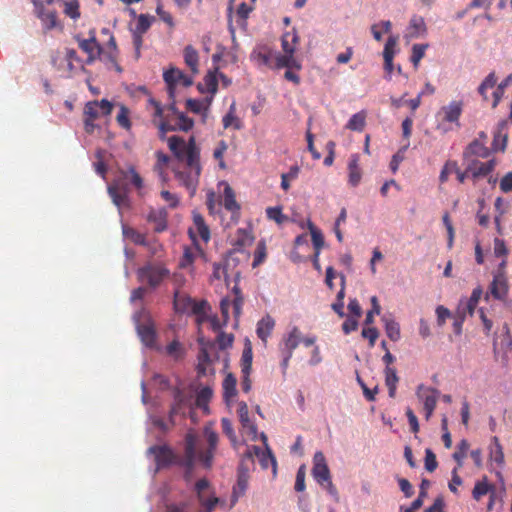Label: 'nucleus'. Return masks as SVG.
Masks as SVG:
<instances>
[{
  "label": "nucleus",
  "instance_id": "864d4df0",
  "mask_svg": "<svg viewBox=\"0 0 512 512\" xmlns=\"http://www.w3.org/2000/svg\"><path fill=\"white\" fill-rule=\"evenodd\" d=\"M64 13L72 19L80 16L79 5L77 0H63Z\"/></svg>",
  "mask_w": 512,
  "mask_h": 512
},
{
  "label": "nucleus",
  "instance_id": "58836bf2",
  "mask_svg": "<svg viewBox=\"0 0 512 512\" xmlns=\"http://www.w3.org/2000/svg\"><path fill=\"white\" fill-rule=\"evenodd\" d=\"M122 233L126 239H129L134 244L146 245L145 236L134 228L122 224Z\"/></svg>",
  "mask_w": 512,
  "mask_h": 512
},
{
  "label": "nucleus",
  "instance_id": "c03bdc74",
  "mask_svg": "<svg viewBox=\"0 0 512 512\" xmlns=\"http://www.w3.org/2000/svg\"><path fill=\"white\" fill-rule=\"evenodd\" d=\"M204 86H205L206 92H208L210 94V96H212V98H213L214 95L216 94L217 88H218V71L217 70L215 72H209L205 76Z\"/></svg>",
  "mask_w": 512,
  "mask_h": 512
},
{
  "label": "nucleus",
  "instance_id": "a18cd8bd",
  "mask_svg": "<svg viewBox=\"0 0 512 512\" xmlns=\"http://www.w3.org/2000/svg\"><path fill=\"white\" fill-rule=\"evenodd\" d=\"M38 16L46 29H52L57 26V18L53 11L37 10Z\"/></svg>",
  "mask_w": 512,
  "mask_h": 512
},
{
  "label": "nucleus",
  "instance_id": "b1692460",
  "mask_svg": "<svg viewBox=\"0 0 512 512\" xmlns=\"http://www.w3.org/2000/svg\"><path fill=\"white\" fill-rule=\"evenodd\" d=\"M359 161L360 156L358 154H352L348 161V183L352 187L358 186L362 179V170Z\"/></svg>",
  "mask_w": 512,
  "mask_h": 512
},
{
  "label": "nucleus",
  "instance_id": "338daca9",
  "mask_svg": "<svg viewBox=\"0 0 512 512\" xmlns=\"http://www.w3.org/2000/svg\"><path fill=\"white\" fill-rule=\"evenodd\" d=\"M156 157H157V162H156V165H155V170L159 173L160 177H162L164 179L163 169L168 164L169 157L166 154H164L163 152H161V151H158L156 153Z\"/></svg>",
  "mask_w": 512,
  "mask_h": 512
},
{
  "label": "nucleus",
  "instance_id": "393cba45",
  "mask_svg": "<svg viewBox=\"0 0 512 512\" xmlns=\"http://www.w3.org/2000/svg\"><path fill=\"white\" fill-rule=\"evenodd\" d=\"M147 220L153 225L155 232H162L167 228V212L164 208L151 210Z\"/></svg>",
  "mask_w": 512,
  "mask_h": 512
},
{
  "label": "nucleus",
  "instance_id": "a878e982",
  "mask_svg": "<svg viewBox=\"0 0 512 512\" xmlns=\"http://www.w3.org/2000/svg\"><path fill=\"white\" fill-rule=\"evenodd\" d=\"M237 380L235 376L231 373L226 375V377L223 380L222 387H223V397L227 403L228 406H230L237 395Z\"/></svg>",
  "mask_w": 512,
  "mask_h": 512
},
{
  "label": "nucleus",
  "instance_id": "0eeeda50",
  "mask_svg": "<svg viewBox=\"0 0 512 512\" xmlns=\"http://www.w3.org/2000/svg\"><path fill=\"white\" fill-rule=\"evenodd\" d=\"M416 398L422 407L426 421H429L436 409L437 402L441 396L438 389L420 384L415 391Z\"/></svg>",
  "mask_w": 512,
  "mask_h": 512
},
{
  "label": "nucleus",
  "instance_id": "603ef678",
  "mask_svg": "<svg viewBox=\"0 0 512 512\" xmlns=\"http://www.w3.org/2000/svg\"><path fill=\"white\" fill-rule=\"evenodd\" d=\"M266 215L269 220L275 221L277 224L284 223L288 218L282 213L280 207H268L266 209Z\"/></svg>",
  "mask_w": 512,
  "mask_h": 512
},
{
  "label": "nucleus",
  "instance_id": "a211bd4d",
  "mask_svg": "<svg viewBox=\"0 0 512 512\" xmlns=\"http://www.w3.org/2000/svg\"><path fill=\"white\" fill-rule=\"evenodd\" d=\"M462 108L463 104L461 101H451L448 105L443 106L437 115L445 122L456 123L459 125Z\"/></svg>",
  "mask_w": 512,
  "mask_h": 512
},
{
  "label": "nucleus",
  "instance_id": "cd10ccee",
  "mask_svg": "<svg viewBox=\"0 0 512 512\" xmlns=\"http://www.w3.org/2000/svg\"><path fill=\"white\" fill-rule=\"evenodd\" d=\"M79 47L87 54V63L92 62L101 51L94 35L88 39L79 40Z\"/></svg>",
  "mask_w": 512,
  "mask_h": 512
},
{
  "label": "nucleus",
  "instance_id": "13d9d810",
  "mask_svg": "<svg viewBox=\"0 0 512 512\" xmlns=\"http://www.w3.org/2000/svg\"><path fill=\"white\" fill-rule=\"evenodd\" d=\"M266 258V244L263 240L259 241L257 244V248L254 253L253 267H257Z\"/></svg>",
  "mask_w": 512,
  "mask_h": 512
},
{
  "label": "nucleus",
  "instance_id": "5701e85b",
  "mask_svg": "<svg viewBox=\"0 0 512 512\" xmlns=\"http://www.w3.org/2000/svg\"><path fill=\"white\" fill-rule=\"evenodd\" d=\"M137 332L142 343L147 347H154L155 328L154 323L148 319L144 323H137Z\"/></svg>",
  "mask_w": 512,
  "mask_h": 512
},
{
  "label": "nucleus",
  "instance_id": "1a4fd4ad",
  "mask_svg": "<svg viewBox=\"0 0 512 512\" xmlns=\"http://www.w3.org/2000/svg\"><path fill=\"white\" fill-rule=\"evenodd\" d=\"M206 302H196L182 292H175L174 295V308L180 313H192L198 316V321H203Z\"/></svg>",
  "mask_w": 512,
  "mask_h": 512
},
{
  "label": "nucleus",
  "instance_id": "dca6fc26",
  "mask_svg": "<svg viewBox=\"0 0 512 512\" xmlns=\"http://www.w3.org/2000/svg\"><path fill=\"white\" fill-rule=\"evenodd\" d=\"M148 453L154 456L157 469L168 466L169 464L174 463L177 459L173 451L166 445L150 447Z\"/></svg>",
  "mask_w": 512,
  "mask_h": 512
},
{
  "label": "nucleus",
  "instance_id": "9d476101",
  "mask_svg": "<svg viewBox=\"0 0 512 512\" xmlns=\"http://www.w3.org/2000/svg\"><path fill=\"white\" fill-rule=\"evenodd\" d=\"M137 274L139 281L156 287L168 276L169 271L161 265L147 264L140 268Z\"/></svg>",
  "mask_w": 512,
  "mask_h": 512
},
{
  "label": "nucleus",
  "instance_id": "4c0bfd02",
  "mask_svg": "<svg viewBox=\"0 0 512 512\" xmlns=\"http://www.w3.org/2000/svg\"><path fill=\"white\" fill-rule=\"evenodd\" d=\"M147 109L151 112L153 123L159 128V123L166 118L163 116L161 104L154 99H149Z\"/></svg>",
  "mask_w": 512,
  "mask_h": 512
},
{
  "label": "nucleus",
  "instance_id": "f8f14e48",
  "mask_svg": "<svg viewBox=\"0 0 512 512\" xmlns=\"http://www.w3.org/2000/svg\"><path fill=\"white\" fill-rule=\"evenodd\" d=\"M250 470V465H247L246 459H242L238 468L237 482L232 491L230 508H232L237 503L238 499L245 494L248 488Z\"/></svg>",
  "mask_w": 512,
  "mask_h": 512
},
{
  "label": "nucleus",
  "instance_id": "774afa93",
  "mask_svg": "<svg viewBox=\"0 0 512 512\" xmlns=\"http://www.w3.org/2000/svg\"><path fill=\"white\" fill-rule=\"evenodd\" d=\"M436 455L431 449L425 451V468L429 472H433L437 468Z\"/></svg>",
  "mask_w": 512,
  "mask_h": 512
},
{
  "label": "nucleus",
  "instance_id": "39448f33",
  "mask_svg": "<svg viewBox=\"0 0 512 512\" xmlns=\"http://www.w3.org/2000/svg\"><path fill=\"white\" fill-rule=\"evenodd\" d=\"M194 492L196 494L199 512H213L218 505L223 502L215 496L212 486L205 478L199 479L194 485Z\"/></svg>",
  "mask_w": 512,
  "mask_h": 512
},
{
  "label": "nucleus",
  "instance_id": "49530a36",
  "mask_svg": "<svg viewBox=\"0 0 512 512\" xmlns=\"http://www.w3.org/2000/svg\"><path fill=\"white\" fill-rule=\"evenodd\" d=\"M491 490H493V486L490 485L487 478L484 477L481 481L476 482L472 491L473 498L475 500H480L482 496L486 495Z\"/></svg>",
  "mask_w": 512,
  "mask_h": 512
},
{
  "label": "nucleus",
  "instance_id": "473e14b6",
  "mask_svg": "<svg viewBox=\"0 0 512 512\" xmlns=\"http://www.w3.org/2000/svg\"><path fill=\"white\" fill-rule=\"evenodd\" d=\"M275 326V321L270 315H266L259 320L257 323L256 333L258 337L266 342L267 338L270 336L273 328Z\"/></svg>",
  "mask_w": 512,
  "mask_h": 512
},
{
  "label": "nucleus",
  "instance_id": "6e6552de",
  "mask_svg": "<svg viewBox=\"0 0 512 512\" xmlns=\"http://www.w3.org/2000/svg\"><path fill=\"white\" fill-rule=\"evenodd\" d=\"M112 111V104L103 99L101 101H91L88 102L84 109V115H85V129L87 132H92L95 125L93 123L94 120L102 117L107 116Z\"/></svg>",
  "mask_w": 512,
  "mask_h": 512
},
{
  "label": "nucleus",
  "instance_id": "680f3d73",
  "mask_svg": "<svg viewBox=\"0 0 512 512\" xmlns=\"http://www.w3.org/2000/svg\"><path fill=\"white\" fill-rule=\"evenodd\" d=\"M454 171H457V163L453 161L446 162L439 176L440 182L445 183L448 180V177L452 173H455Z\"/></svg>",
  "mask_w": 512,
  "mask_h": 512
},
{
  "label": "nucleus",
  "instance_id": "f257e3e1",
  "mask_svg": "<svg viewBox=\"0 0 512 512\" xmlns=\"http://www.w3.org/2000/svg\"><path fill=\"white\" fill-rule=\"evenodd\" d=\"M168 145L177 158V162L173 166L175 178L186 187L192 196L197 189L201 172L199 149L193 138L186 144L182 138L172 136L168 139Z\"/></svg>",
  "mask_w": 512,
  "mask_h": 512
},
{
  "label": "nucleus",
  "instance_id": "ea45409f",
  "mask_svg": "<svg viewBox=\"0 0 512 512\" xmlns=\"http://www.w3.org/2000/svg\"><path fill=\"white\" fill-rule=\"evenodd\" d=\"M469 447V442L466 439H462L452 455L453 459L457 462V466L455 468H458V470L463 466V460L467 456Z\"/></svg>",
  "mask_w": 512,
  "mask_h": 512
},
{
  "label": "nucleus",
  "instance_id": "4468645a",
  "mask_svg": "<svg viewBox=\"0 0 512 512\" xmlns=\"http://www.w3.org/2000/svg\"><path fill=\"white\" fill-rule=\"evenodd\" d=\"M509 291L507 275L493 274V280L489 285L486 299L490 296L496 300L503 301L506 299Z\"/></svg>",
  "mask_w": 512,
  "mask_h": 512
},
{
  "label": "nucleus",
  "instance_id": "9b49d317",
  "mask_svg": "<svg viewBox=\"0 0 512 512\" xmlns=\"http://www.w3.org/2000/svg\"><path fill=\"white\" fill-rule=\"evenodd\" d=\"M163 78L167 84L168 94L170 98L175 97L176 88L178 86L189 87L193 83L192 77L186 75L178 68H171L164 72Z\"/></svg>",
  "mask_w": 512,
  "mask_h": 512
},
{
  "label": "nucleus",
  "instance_id": "bb28decb",
  "mask_svg": "<svg viewBox=\"0 0 512 512\" xmlns=\"http://www.w3.org/2000/svg\"><path fill=\"white\" fill-rule=\"evenodd\" d=\"M387 337L397 342L401 338L400 325L391 315H383L381 318Z\"/></svg>",
  "mask_w": 512,
  "mask_h": 512
},
{
  "label": "nucleus",
  "instance_id": "e433bc0d",
  "mask_svg": "<svg viewBox=\"0 0 512 512\" xmlns=\"http://www.w3.org/2000/svg\"><path fill=\"white\" fill-rule=\"evenodd\" d=\"M122 175L124 180L131 183L138 191H141L144 186V182L134 167H129L127 170L122 172Z\"/></svg>",
  "mask_w": 512,
  "mask_h": 512
},
{
  "label": "nucleus",
  "instance_id": "bf43d9fd",
  "mask_svg": "<svg viewBox=\"0 0 512 512\" xmlns=\"http://www.w3.org/2000/svg\"><path fill=\"white\" fill-rule=\"evenodd\" d=\"M198 370L199 373L205 374L208 370V366L211 363L210 356L205 348H202L198 356Z\"/></svg>",
  "mask_w": 512,
  "mask_h": 512
},
{
  "label": "nucleus",
  "instance_id": "7c9ffc66",
  "mask_svg": "<svg viewBox=\"0 0 512 512\" xmlns=\"http://www.w3.org/2000/svg\"><path fill=\"white\" fill-rule=\"evenodd\" d=\"M301 342V332L298 327H293L283 338V349L282 351L293 354V351L297 348Z\"/></svg>",
  "mask_w": 512,
  "mask_h": 512
},
{
  "label": "nucleus",
  "instance_id": "052dcab7",
  "mask_svg": "<svg viewBox=\"0 0 512 512\" xmlns=\"http://www.w3.org/2000/svg\"><path fill=\"white\" fill-rule=\"evenodd\" d=\"M372 309L367 312L365 324L371 325L374 322V315H379L381 307L376 296L371 297Z\"/></svg>",
  "mask_w": 512,
  "mask_h": 512
},
{
  "label": "nucleus",
  "instance_id": "8fccbe9b",
  "mask_svg": "<svg viewBox=\"0 0 512 512\" xmlns=\"http://www.w3.org/2000/svg\"><path fill=\"white\" fill-rule=\"evenodd\" d=\"M309 230L312 238V243L315 251H321L324 245V237L321 231L316 228L312 223H309Z\"/></svg>",
  "mask_w": 512,
  "mask_h": 512
},
{
  "label": "nucleus",
  "instance_id": "2eb2a0df",
  "mask_svg": "<svg viewBox=\"0 0 512 512\" xmlns=\"http://www.w3.org/2000/svg\"><path fill=\"white\" fill-rule=\"evenodd\" d=\"M312 475L320 485H324V483L331 480V475L326 463L325 456L321 451H317L314 454Z\"/></svg>",
  "mask_w": 512,
  "mask_h": 512
},
{
  "label": "nucleus",
  "instance_id": "f3484780",
  "mask_svg": "<svg viewBox=\"0 0 512 512\" xmlns=\"http://www.w3.org/2000/svg\"><path fill=\"white\" fill-rule=\"evenodd\" d=\"M189 234L194 241L201 239L206 243L210 239V230L199 213H193V226L189 228Z\"/></svg>",
  "mask_w": 512,
  "mask_h": 512
},
{
  "label": "nucleus",
  "instance_id": "4be33fe9",
  "mask_svg": "<svg viewBox=\"0 0 512 512\" xmlns=\"http://www.w3.org/2000/svg\"><path fill=\"white\" fill-rule=\"evenodd\" d=\"M212 104V96H207L203 99H188L186 101V107L188 110L195 114H200L203 121L209 114V109Z\"/></svg>",
  "mask_w": 512,
  "mask_h": 512
},
{
  "label": "nucleus",
  "instance_id": "f704fd0d",
  "mask_svg": "<svg viewBox=\"0 0 512 512\" xmlns=\"http://www.w3.org/2000/svg\"><path fill=\"white\" fill-rule=\"evenodd\" d=\"M108 192L112 198L113 203L121 208L127 203V193L123 188H120L119 184H113L108 187Z\"/></svg>",
  "mask_w": 512,
  "mask_h": 512
},
{
  "label": "nucleus",
  "instance_id": "423d86ee",
  "mask_svg": "<svg viewBox=\"0 0 512 512\" xmlns=\"http://www.w3.org/2000/svg\"><path fill=\"white\" fill-rule=\"evenodd\" d=\"M169 110L173 113V116L167 115L164 121L159 123V134L161 138H164L168 131H189L193 127V120L187 117L184 113L178 112L175 106L172 104Z\"/></svg>",
  "mask_w": 512,
  "mask_h": 512
},
{
  "label": "nucleus",
  "instance_id": "412c9836",
  "mask_svg": "<svg viewBox=\"0 0 512 512\" xmlns=\"http://www.w3.org/2000/svg\"><path fill=\"white\" fill-rule=\"evenodd\" d=\"M495 166L496 161L494 159L487 162H480L479 160L471 159L467 164V172H470L474 178L486 176L494 170Z\"/></svg>",
  "mask_w": 512,
  "mask_h": 512
},
{
  "label": "nucleus",
  "instance_id": "2f4dec72",
  "mask_svg": "<svg viewBox=\"0 0 512 512\" xmlns=\"http://www.w3.org/2000/svg\"><path fill=\"white\" fill-rule=\"evenodd\" d=\"M490 155V150L483 143L478 140L473 141L465 150L464 158L469 162L472 156L479 158H487Z\"/></svg>",
  "mask_w": 512,
  "mask_h": 512
},
{
  "label": "nucleus",
  "instance_id": "6e6d98bb",
  "mask_svg": "<svg viewBox=\"0 0 512 512\" xmlns=\"http://www.w3.org/2000/svg\"><path fill=\"white\" fill-rule=\"evenodd\" d=\"M166 353L170 357L178 360L182 358L184 354V349L178 341L174 340L166 347Z\"/></svg>",
  "mask_w": 512,
  "mask_h": 512
},
{
  "label": "nucleus",
  "instance_id": "7ed1b4c3",
  "mask_svg": "<svg viewBox=\"0 0 512 512\" xmlns=\"http://www.w3.org/2000/svg\"><path fill=\"white\" fill-rule=\"evenodd\" d=\"M299 36L295 30L287 32L282 37V50L283 54L277 53L275 55V67L280 68H301L300 61L294 56Z\"/></svg>",
  "mask_w": 512,
  "mask_h": 512
},
{
  "label": "nucleus",
  "instance_id": "79ce46f5",
  "mask_svg": "<svg viewBox=\"0 0 512 512\" xmlns=\"http://www.w3.org/2000/svg\"><path fill=\"white\" fill-rule=\"evenodd\" d=\"M253 240L254 238L250 231L246 229H238L234 245L240 250L244 247L250 246L253 243Z\"/></svg>",
  "mask_w": 512,
  "mask_h": 512
},
{
  "label": "nucleus",
  "instance_id": "09e8293b",
  "mask_svg": "<svg viewBox=\"0 0 512 512\" xmlns=\"http://www.w3.org/2000/svg\"><path fill=\"white\" fill-rule=\"evenodd\" d=\"M496 81H497V79H496L495 73L492 72L487 75V77L483 80V82L479 86L478 92L483 97L484 100H488L487 90L494 88L496 85Z\"/></svg>",
  "mask_w": 512,
  "mask_h": 512
},
{
  "label": "nucleus",
  "instance_id": "a19ab883",
  "mask_svg": "<svg viewBox=\"0 0 512 512\" xmlns=\"http://www.w3.org/2000/svg\"><path fill=\"white\" fill-rule=\"evenodd\" d=\"M224 185L223 191V204L224 207L229 211H235L239 209V206L235 200V195L232 188L227 183H222Z\"/></svg>",
  "mask_w": 512,
  "mask_h": 512
},
{
  "label": "nucleus",
  "instance_id": "c9c22d12",
  "mask_svg": "<svg viewBox=\"0 0 512 512\" xmlns=\"http://www.w3.org/2000/svg\"><path fill=\"white\" fill-rule=\"evenodd\" d=\"M367 114L365 111H360L351 116L346 124V128L351 131L361 132L366 125Z\"/></svg>",
  "mask_w": 512,
  "mask_h": 512
},
{
  "label": "nucleus",
  "instance_id": "e2e57ef3",
  "mask_svg": "<svg viewBox=\"0 0 512 512\" xmlns=\"http://www.w3.org/2000/svg\"><path fill=\"white\" fill-rule=\"evenodd\" d=\"M156 13L159 16V18L170 28L173 29L175 27V22L173 16L165 11L162 7V5H158L156 8Z\"/></svg>",
  "mask_w": 512,
  "mask_h": 512
},
{
  "label": "nucleus",
  "instance_id": "4d7b16f0",
  "mask_svg": "<svg viewBox=\"0 0 512 512\" xmlns=\"http://www.w3.org/2000/svg\"><path fill=\"white\" fill-rule=\"evenodd\" d=\"M212 396V391L208 387L202 388L196 397V404L197 406L203 408L204 410H207V403Z\"/></svg>",
  "mask_w": 512,
  "mask_h": 512
},
{
  "label": "nucleus",
  "instance_id": "5fc2aeb1",
  "mask_svg": "<svg viewBox=\"0 0 512 512\" xmlns=\"http://www.w3.org/2000/svg\"><path fill=\"white\" fill-rule=\"evenodd\" d=\"M152 21V17L145 14H141L137 19L135 32L137 34H144L150 28Z\"/></svg>",
  "mask_w": 512,
  "mask_h": 512
},
{
  "label": "nucleus",
  "instance_id": "3c124183",
  "mask_svg": "<svg viewBox=\"0 0 512 512\" xmlns=\"http://www.w3.org/2000/svg\"><path fill=\"white\" fill-rule=\"evenodd\" d=\"M428 48V44H414L412 47L411 62L414 67L417 68L419 62L425 55V51Z\"/></svg>",
  "mask_w": 512,
  "mask_h": 512
},
{
  "label": "nucleus",
  "instance_id": "c85d7f7f",
  "mask_svg": "<svg viewBox=\"0 0 512 512\" xmlns=\"http://www.w3.org/2000/svg\"><path fill=\"white\" fill-rule=\"evenodd\" d=\"M222 124L225 129L240 130L243 128L242 120L236 115V104L233 102L228 109V112L222 119Z\"/></svg>",
  "mask_w": 512,
  "mask_h": 512
},
{
  "label": "nucleus",
  "instance_id": "20e7f679",
  "mask_svg": "<svg viewBox=\"0 0 512 512\" xmlns=\"http://www.w3.org/2000/svg\"><path fill=\"white\" fill-rule=\"evenodd\" d=\"M259 437L262 440L265 449H261L258 446H249L242 459H246L247 465H250V468H252L253 457L256 456L263 469H267L269 466H272L273 474L276 475L277 463L271 449L268 446L267 436L264 433H261Z\"/></svg>",
  "mask_w": 512,
  "mask_h": 512
},
{
  "label": "nucleus",
  "instance_id": "aec40b11",
  "mask_svg": "<svg viewBox=\"0 0 512 512\" xmlns=\"http://www.w3.org/2000/svg\"><path fill=\"white\" fill-rule=\"evenodd\" d=\"M508 140V121L502 120L498 123L492 142V148L494 151H504L507 146Z\"/></svg>",
  "mask_w": 512,
  "mask_h": 512
},
{
  "label": "nucleus",
  "instance_id": "c756f323",
  "mask_svg": "<svg viewBox=\"0 0 512 512\" xmlns=\"http://www.w3.org/2000/svg\"><path fill=\"white\" fill-rule=\"evenodd\" d=\"M408 32L409 36L412 38L424 36L427 33V26L424 18L419 15H413L409 22Z\"/></svg>",
  "mask_w": 512,
  "mask_h": 512
},
{
  "label": "nucleus",
  "instance_id": "0e129e2a",
  "mask_svg": "<svg viewBox=\"0 0 512 512\" xmlns=\"http://www.w3.org/2000/svg\"><path fill=\"white\" fill-rule=\"evenodd\" d=\"M398 38L396 36H390L386 44L384 46L383 50V58H386L389 56V58H394L395 55V47L397 45Z\"/></svg>",
  "mask_w": 512,
  "mask_h": 512
},
{
  "label": "nucleus",
  "instance_id": "72a5a7b5",
  "mask_svg": "<svg viewBox=\"0 0 512 512\" xmlns=\"http://www.w3.org/2000/svg\"><path fill=\"white\" fill-rule=\"evenodd\" d=\"M184 61L192 74H197L199 72V55L196 49L190 45L186 46L184 49Z\"/></svg>",
  "mask_w": 512,
  "mask_h": 512
},
{
  "label": "nucleus",
  "instance_id": "de8ad7c7",
  "mask_svg": "<svg viewBox=\"0 0 512 512\" xmlns=\"http://www.w3.org/2000/svg\"><path fill=\"white\" fill-rule=\"evenodd\" d=\"M252 348L250 345H247L242 353L241 358V372L242 374L251 373L252 369Z\"/></svg>",
  "mask_w": 512,
  "mask_h": 512
},
{
  "label": "nucleus",
  "instance_id": "37998d69",
  "mask_svg": "<svg viewBox=\"0 0 512 512\" xmlns=\"http://www.w3.org/2000/svg\"><path fill=\"white\" fill-rule=\"evenodd\" d=\"M476 307L477 305L469 299H461L456 310V315L462 320H465L467 315L474 313Z\"/></svg>",
  "mask_w": 512,
  "mask_h": 512
},
{
  "label": "nucleus",
  "instance_id": "f03ea898",
  "mask_svg": "<svg viewBox=\"0 0 512 512\" xmlns=\"http://www.w3.org/2000/svg\"><path fill=\"white\" fill-rule=\"evenodd\" d=\"M217 444L218 435L211 426L204 428L203 438L193 430L188 431L185 436L184 456L180 464L191 469L196 462H199L205 468H210Z\"/></svg>",
  "mask_w": 512,
  "mask_h": 512
},
{
  "label": "nucleus",
  "instance_id": "69168bd1",
  "mask_svg": "<svg viewBox=\"0 0 512 512\" xmlns=\"http://www.w3.org/2000/svg\"><path fill=\"white\" fill-rule=\"evenodd\" d=\"M436 317H437V324L438 326L442 327L446 320L451 317V312L446 307L439 305L435 309Z\"/></svg>",
  "mask_w": 512,
  "mask_h": 512
},
{
  "label": "nucleus",
  "instance_id": "6ab92c4d",
  "mask_svg": "<svg viewBox=\"0 0 512 512\" xmlns=\"http://www.w3.org/2000/svg\"><path fill=\"white\" fill-rule=\"evenodd\" d=\"M275 55H277V52L272 51L266 46H261L256 48L252 52L251 58L259 66H268L270 68H276Z\"/></svg>",
  "mask_w": 512,
  "mask_h": 512
},
{
  "label": "nucleus",
  "instance_id": "ddd939ff",
  "mask_svg": "<svg viewBox=\"0 0 512 512\" xmlns=\"http://www.w3.org/2000/svg\"><path fill=\"white\" fill-rule=\"evenodd\" d=\"M237 414L242 426V435L247 437L250 441H256L259 437L257 433V426L249 418L248 406L245 402L239 403Z\"/></svg>",
  "mask_w": 512,
  "mask_h": 512
}]
</instances>
